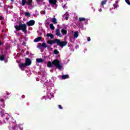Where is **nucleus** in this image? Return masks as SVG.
I'll return each mask as SVG.
<instances>
[{"mask_svg": "<svg viewBox=\"0 0 130 130\" xmlns=\"http://www.w3.org/2000/svg\"><path fill=\"white\" fill-rule=\"evenodd\" d=\"M14 28L16 31H20L21 30L24 33H27V24L19 22V25H14Z\"/></svg>", "mask_w": 130, "mask_h": 130, "instance_id": "f257e3e1", "label": "nucleus"}, {"mask_svg": "<svg viewBox=\"0 0 130 130\" xmlns=\"http://www.w3.org/2000/svg\"><path fill=\"white\" fill-rule=\"evenodd\" d=\"M52 63L53 66L56 67V68L57 69H58V70H61V68H62V66H61V65H60V64H59V60H58V59H56L54 60L52 62Z\"/></svg>", "mask_w": 130, "mask_h": 130, "instance_id": "f03ea898", "label": "nucleus"}, {"mask_svg": "<svg viewBox=\"0 0 130 130\" xmlns=\"http://www.w3.org/2000/svg\"><path fill=\"white\" fill-rule=\"evenodd\" d=\"M68 42L67 41H60V40L57 39V45H59L60 47H63L67 45Z\"/></svg>", "mask_w": 130, "mask_h": 130, "instance_id": "7ed1b4c3", "label": "nucleus"}, {"mask_svg": "<svg viewBox=\"0 0 130 130\" xmlns=\"http://www.w3.org/2000/svg\"><path fill=\"white\" fill-rule=\"evenodd\" d=\"M47 43L50 44V45H52V44H55V43L57 44V39L55 40H48L47 41Z\"/></svg>", "mask_w": 130, "mask_h": 130, "instance_id": "20e7f679", "label": "nucleus"}, {"mask_svg": "<svg viewBox=\"0 0 130 130\" xmlns=\"http://www.w3.org/2000/svg\"><path fill=\"white\" fill-rule=\"evenodd\" d=\"M26 25L28 26V27H30V26H34V25H35V21H34V20H30L26 22Z\"/></svg>", "mask_w": 130, "mask_h": 130, "instance_id": "39448f33", "label": "nucleus"}, {"mask_svg": "<svg viewBox=\"0 0 130 130\" xmlns=\"http://www.w3.org/2000/svg\"><path fill=\"white\" fill-rule=\"evenodd\" d=\"M25 64L27 67L29 66H31V63H32V61H31V59L29 58H25Z\"/></svg>", "mask_w": 130, "mask_h": 130, "instance_id": "423d86ee", "label": "nucleus"}, {"mask_svg": "<svg viewBox=\"0 0 130 130\" xmlns=\"http://www.w3.org/2000/svg\"><path fill=\"white\" fill-rule=\"evenodd\" d=\"M39 45L41 46H39V48H47V46L46 45V43H39Z\"/></svg>", "mask_w": 130, "mask_h": 130, "instance_id": "0eeeda50", "label": "nucleus"}, {"mask_svg": "<svg viewBox=\"0 0 130 130\" xmlns=\"http://www.w3.org/2000/svg\"><path fill=\"white\" fill-rule=\"evenodd\" d=\"M57 2V0H49V3L50 5H53V6H55Z\"/></svg>", "mask_w": 130, "mask_h": 130, "instance_id": "6e6552de", "label": "nucleus"}, {"mask_svg": "<svg viewBox=\"0 0 130 130\" xmlns=\"http://www.w3.org/2000/svg\"><path fill=\"white\" fill-rule=\"evenodd\" d=\"M19 67L20 70H23V69H25V68L27 67V65L25 64V63H21L19 65Z\"/></svg>", "mask_w": 130, "mask_h": 130, "instance_id": "1a4fd4ad", "label": "nucleus"}, {"mask_svg": "<svg viewBox=\"0 0 130 130\" xmlns=\"http://www.w3.org/2000/svg\"><path fill=\"white\" fill-rule=\"evenodd\" d=\"M41 39H42V37H39L37 38H36L34 41V42H39V41H41Z\"/></svg>", "mask_w": 130, "mask_h": 130, "instance_id": "9d476101", "label": "nucleus"}, {"mask_svg": "<svg viewBox=\"0 0 130 130\" xmlns=\"http://www.w3.org/2000/svg\"><path fill=\"white\" fill-rule=\"evenodd\" d=\"M37 62H38L39 63H42L44 60L42 58H37L36 59Z\"/></svg>", "mask_w": 130, "mask_h": 130, "instance_id": "9b49d317", "label": "nucleus"}, {"mask_svg": "<svg viewBox=\"0 0 130 130\" xmlns=\"http://www.w3.org/2000/svg\"><path fill=\"white\" fill-rule=\"evenodd\" d=\"M5 57L6 55L2 54L1 56H0V60H1V61H4V60H5Z\"/></svg>", "mask_w": 130, "mask_h": 130, "instance_id": "f8f14e48", "label": "nucleus"}, {"mask_svg": "<svg viewBox=\"0 0 130 130\" xmlns=\"http://www.w3.org/2000/svg\"><path fill=\"white\" fill-rule=\"evenodd\" d=\"M55 34L57 36H59V37H60L61 34H60V31H59V29H56V34Z\"/></svg>", "mask_w": 130, "mask_h": 130, "instance_id": "ddd939ff", "label": "nucleus"}, {"mask_svg": "<svg viewBox=\"0 0 130 130\" xmlns=\"http://www.w3.org/2000/svg\"><path fill=\"white\" fill-rule=\"evenodd\" d=\"M47 37H50V38H51V39H53V38H54V36H53V35H52L51 34H47Z\"/></svg>", "mask_w": 130, "mask_h": 130, "instance_id": "4468645a", "label": "nucleus"}, {"mask_svg": "<svg viewBox=\"0 0 130 130\" xmlns=\"http://www.w3.org/2000/svg\"><path fill=\"white\" fill-rule=\"evenodd\" d=\"M61 32L63 35H67V33H68V31L66 29H61Z\"/></svg>", "mask_w": 130, "mask_h": 130, "instance_id": "2eb2a0df", "label": "nucleus"}, {"mask_svg": "<svg viewBox=\"0 0 130 130\" xmlns=\"http://www.w3.org/2000/svg\"><path fill=\"white\" fill-rule=\"evenodd\" d=\"M32 2V0H28L26 5H27V6H31Z\"/></svg>", "mask_w": 130, "mask_h": 130, "instance_id": "dca6fc26", "label": "nucleus"}, {"mask_svg": "<svg viewBox=\"0 0 130 130\" xmlns=\"http://www.w3.org/2000/svg\"><path fill=\"white\" fill-rule=\"evenodd\" d=\"M79 22H84V21H86V18H85L84 17H79Z\"/></svg>", "mask_w": 130, "mask_h": 130, "instance_id": "f3484780", "label": "nucleus"}, {"mask_svg": "<svg viewBox=\"0 0 130 130\" xmlns=\"http://www.w3.org/2000/svg\"><path fill=\"white\" fill-rule=\"evenodd\" d=\"M62 80H66V79H69V75H64L62 76Z\"/></svg>", "mask_w": 130, "mask_h": 130, "instance_id": "a211bd4d", "label": "nucleus"}, {"mask_svg": "<svg viewBox=\"0 0 130 130\" xmlns=\"http://www.w3.org/2000/svg\"><path fill=\"white\" fill-rule=\"evenodd\" d=\"M74 37H75V38H78V37H79V32L78 31H75L74 32Z\"/></svg>", "mask_w": 130, "mask_h": 130, "instance_id": "6ab92c4d", "label": "nucleus"}, {"mask_svg": "<svg viewBox=\"0 0 130 130\" xmlns=\"http://www.w3.org/2000/svg\"><path fill=\"white\" fill-rule=\"evenodd\" d=\"M52 66V62H51L50 61H49L47 63L48 68H51Z\"/></svg>", "mask_w": 130, "mask_h": 130, "instance_id": "aec40b11", "label": "nucleus"}, {"mask_svg": "<svg viewBox=\"0 0 130 130\" xmlns=\"http://www.w3.org/2000/svg\"><path fill=\"white\" fill-rule=\"evenodd\" d=\"M52 23H53L54 24H57V21L56 20V18H54L52 19Z\"/></svg>", "mask_w": 130, "mask_h": 130, "instance_id": "412c9836", "label": "nucleus"}, {"mask_svg": "<svg viewBox=\"0 0 130 130\" xmlns=\"http://www.w3.org/2000/svg\"><path fill=\"white\" fill-rule=\"evenodd\" d=\"M21 3H22V5L23 6H25V5H26V3L27 2H26V0H21Z\"/></svg>", "mask_w": 130, "mask_h": 130, "instance_id": "4be33fe9", "label": "nucleus"}, {"mask_svg": "<svg viewBox=\"0 0 130 130\" xmlns=\"http://www.w3.org/2000/svg\"><path fill=\"white\" fill-rule=\"evenodd\" d=\"M107 3V0L103 1L101 2V6H104V5H105V4H106Z\"/></svg>", "mask_w": 130, "mask_h": 130, "instance_id": "5701e85b", "label": "nucleus"}, {"mask_svg": "<svg viewBox=\"0 0 130 130\" xmlns=\"http://www.w3.org/2000/svg\"><path fill=\"white\" fill-rule=\"evenodd\" d=\"M50 29H51V30H54V26L52 24H50Z\"/></svg>", "mask_w": 130, "mask_h": 130, "instance_id": "b1692460", "label": "nucleus"}, {"mask_svg": "<svg viewBox=\"0 0 130 130\" xmlns=\"http://www.w3.org/2000/svg\"><path fill=\"white\" fill-rule=\"evenodd\" d=\"M25 16H26V17H30L31 16V14L29 12H26L25 13Z\"/></svg>", "mask_w": 130, "mask_h": 130, "instance_id": "393cba45", "label": "nucleus"}, {"mask_svg": "<svg viewBox=\"0 0 130 130\" xmlns=\"http://www.w3.org/2000/svg\"><path fill=\"white\" fill-rule=\"evenodd\" d=\"M4 111H0V115L2 117H4Z\"/></svg>", "mask_w": 130, "mask_h": 130, "instance_id": "a878e982", "label": "nucleus"}, {"mask_svg": "<svg viewBox=\"0 0 130 130\" xmlns=\"http://www.w3.org/2000/svg\"><path fill=\"white\" fill-rule=\"evenodd\" d=\"M58 53H59V52L57 50H54V54H58Z\"/></svg>", "mask_w": 130, "mask_h": 130, "instance_id": "bb28decb", "label": "nucleus"}, {"mask_svg": "<svg viewBox=\"0 0 130 130\" xmlns=\"http://www.w3.org/2000/svg\"><path fill=\"white\" fill-rule=\"evenodd\" d=\"M125 3H126V4H127V5H128L129 6H130V2L129 0H125Z\"/></svg>", "mask_w": 130, "mask_h": 130, "instance_id": "cd10ccee", "label": "nucleus"}, {"mask_svg": "<svg viewBox=\"0 0 130 130\" xmlns=\"http://www.w3.org/2000/svg\"><path fill=\"white\" fill-rule=\"evenodd\" d=\"M113 7H114V10H115L116 8H117L118 6L117 5L113 4Z\"/></svg>", "mask_w": 130, "mask_h": 130, "instance_id": "c85d7f7f", "label": "nucleus"}, {"mask_svg": "<svg viewBox=\"0 0 130 130\" xmlns=\"http://www.w3.org/2000/svg\"><path fill=\"white\" fill-rule=\"evenodd\" d=\"M22 45H23V46H26V42H23L22 43Z\"/></svg>", "mask_w": 130, "mask_h": 130, "instance_id": "c756f323", "label": "nucleus"}, {"mask_svg": "<svg viewBox=\"0 0 130 130\" xmlns=\"http://www.w3.org/2000/svg\"><path fill=\"white\" fill-rule=\"evenodd\" d=\"M58 106V108H59V109H62V107H61V105H59Z\"/></svg>", "mask_w": 130, "mask_h": 130, "instance_id": "7c9ffc66", "label": "nucleus"}, {"mask_svg": "<svg viewBox=\"0 0 130 130\" xmlns=\"http://www.w3.org/2000/svg\"><path fill=\"white\" fill-rule=\"evenodd\" d=\"M87 41H91V38L90 37L87 38Z\"/></svg>", "mask_w": 130, "mask_h": 130, "instance_id": "2f4dec72", "label": "nucleus"}, {"mask_svg": "<svg viewBox=\"0 0 130 130\" xmlns=\"http://www.w3.org/2000/svg\"><path fill=\"white\" fill-rule=\"evenodd\" d=\"M0 101H1V102H4V99H1Z\"/></svg>", "mask_w": 130, "mask_h": 130, "instance_id": "473e14b6", "label": "nucleus"}, {"mask_svg": "<svg viewBox=\"0 0 130 130\" xmlns=\"http://www.w3.org/2000/svg\"><path fill=\"white\" fill-rule=\"evenodd\" d=\"M0 20H4V17H3L2 16H0Z\"/></svg>", "mask_w": 130, "mask_h": 130, "instance_id": "72a5a7b5", "label": "nucleus"}, {"mask_svg": "<svg viewBox=\"0 0 130 130\" xmlns=\"http://www.w3.org/2000/svg\"><path fill=\"white\" fill-rule=\"evenodd\" d=\"M66 20H67V21H68L69 20V17L67 16L65 18Z\"/></svg>", "mask_w": 130, "mask_h": 130, "instance_id": "f704fd0d", "label": "nucleus"}, {"mask_svg": "<svg viewBox=\"0 0 130 130\" xmlns=\"http://www.w3.org/2000/svg\"><path fill=\"white\" fill-rule=\"evenodd\" d=\"M99 11H100V12H102V9H100L99 10Z\"/></svg>", "mask_w": 130, "mask_h": 130, "instance_id": "c9c22d12", "label": "nucleus"}, {"mask_svg": "<svg viewBox=\"0 0 130 130\" xmlns=\"http://www.w3.org/2000/svg\"><path fill=\"white\" fill-rule=\"evenodd\" d=\"M6 95H11V93L8 92V93H6Z\"/></svg>", "mask_w": 130, "mask_h": 130, "instance_id": "e433bc0d", "label": "nucleus"}, {"mask_svg": "<svg viewBox=\"0 0 130 130\" xmlns=\"http://www.w3.org/2000/svg\"><path fill=\"white\" fill-rule=\"evenodd\" d=\"M41 1V0H37V3H39Z\"/></svg>", "mask_w": 130, "mask_h": 130, "instance_id": "4c0bfd02", "label": "nucleus"}, {"mask_svg": "<svg viewBox=\"0 0 130 130\" xmlns=\"http://www.w3.org/2000/svg\"><path fill=\"white\" fill-rule=\"evenodd\" d=\"M2 44H3V43L0 42V46H1V45H2Z\"/></svg>", "mask_w": 130, "mask_h": 130, "instance_id": "58836bf2", "label": "nucleus"}, {"mask_svg": "<svg viewBox=\"0 0 130 130\" xmlns=\"http://www.w3.org/2000/svg\"><path fill=\"white\" fill-rule=\"evenodd\" d=\"M44 99H46L45 96H44Z\"/></svg>", "mask_w": 130, "mask_h": 130, "instance_id": "ea45409f", "label": "nucleus"}, {"mask_svg": "<svg viewBox=\"0 0 130 130\" xmlns=\"http://www.w3.org/2000/svg\"><path fill=\"white\" fill-rule=\"evenodd\" d=\"M11 2H14V0H11Z\"/></svg>", "mask_w": 130, "mask_h": 130, "instance_id": "a19ab883", "label": "nucleus"}, {"mask_svg": "<svg viewBox=\"0 0 130 130\" xmlns=\"http://www.w3.org/2000/svg\"><path fill=\"white\" fill-rule=\"evenodd\" d=\"M1 5H2V4L0 3V7H1Z\"/></svg>", "mask_w": 130, "mask_h": 130, "instance_id": "79ce46f5", "label": "nucleus"}]
</instances>
